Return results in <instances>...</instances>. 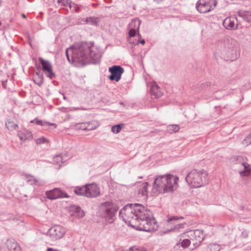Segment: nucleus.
Returning a JSON list of instances; mask_svg holds the SVG:
<instances>
[{
    "mask_svg": "<svg viewBox=\"0 0 251 251\" xmlns=\"http://www.w3.org/2000/svg\"><path fill=\"white\" fill-rule=\"evenodd\" d=\"M229 40H224V41H220L218 43V47L221 52L225 53L226 52L227 50L232 48L231 45L229 44Z\"/></svg>",
    "mask_w": 251,
    "mask_h": 251,
    "instance_id": "a211bd4d",
    "label": "nucleus"
},
{
    "mask_svg": "<svg viewBox=\"0 0 251 251\" xmlns=\"http://www.w3.org/2000/svg\"><path fill=\"white\" fill-rule=\"evenodd\" d=\"M166 176H167V181H165L166 182H165V185H166L165 193L176 190L177 186V183L178 180V177L170 174H166Z\"/></svg>",
    "mask_w": 251,
    "mask_h": 251,
    "instance_id": "f8f14e48",
    "label": "nucleus"
},
{
    "mask_svg": "<svg viewBox=\"0 0 251 251\" xmlns=\"http://www.w3.org/2000/svg\"><path fill=\"white\" fill-rule=\"evenodd\" d=\"M57 3L61 6H69L70 8L72 7V1L71 0H57Z\"/></svg>",
    "mask_w": 251,
    "mask_h": 251,
    "instance_id": "c85d7f7f",
    "label": "nucleus"
},
{
    "mask_svg": "<svg viewBox=\"0 0 251 251\" xmlns=\"http://www.w3.org/2000/svg\"><path fill=\"white\" fill-rule=\"evenodd\" d=\"M74 210L76 213V216L78 218H81L84 216V211L81 209V208L79 206H75L74 208Z\"/></svg>",
    "mask_w": 251,
    "mask_h": 251,
    "instance_id": "cd10ccee",
    "label": "nucleus"
},
{
    "mask_svg": "<svg viewBox=\"0 0 251 251\" xmlns=\"http://www.w3.org/2000/svg\"><path fill=\"white\" fill-rule=\"evenodd\" d=\"M141 21L138 18H135L132 20L129 24V26L130 28L137 30L138 36L141 37V35L139 33V29L141 24Z\"/></svg>",
    "mask_w": 251,
    "mask_h": 251,
    "instance_id": "4be33fe9",
    "label": "nucleus"
},
{
    "mask_svg": "<svg viewBox=\"0 0 251 251\" xmlns=\"http://www.w3.org/2000/svg\"><path fill=\"white\" fill-rule=\"evenodd\" d=\"M185 180L191 187L199 188L208 183L207 173L203 170L194 169L187 175Z\"/></svg>",
    "mask_w": 251,
    "mask_h": 251,
    "instance_id": "7ed1b4c3",
    "label": "nucleus"
},
{
    "mask_svg": "<svg viewBox=\"0 0 251 251\" xmlns=\"http://www.w3.org/2000/svg\"><path fill=\"white\" fill-rule=\"evenodd\" d=\"M99 22V18L89 17L85 19L84 20V24H88L91 25L97 26Z\"/></svg>",
    "mask_w": 251,
    "mask_h": 251,
    "instance_id": "a878e982",
    "label": "nucleus"
},
{
    "mask_svg": "<svg viewBox=\"0 0 251 251\" xmlns=\"http://www.w3.org/2000/svg\"><path fill=\"white\" fill-rule=\"evenodd\" d=\"M75 62L83 66L87 64H97L100 61L101 53L92 42H82L73 45Z\"/></svg>",
    "mask_w": 251,
    "mask_h": 251,
    "instance_id": "f03ea898",
    "label": "nucleus"
},
{
    "mask_svg": "<svg viewBox=\"0 0 251 251\" xmlns=\"http://www.w3.org/2000/svg\"><path fill=\"white\" fill-rule=\"evenodd\" d=\"M74 50L73 46L67 49L66 50V55L69 62H71L72 61L74 63H76V62H75V58H74Z\"/></svg>",
    "mask_w": 251,
    "mask_h": 251,
    "instance_id": "b1692460",
    "label": "nucleus"
},
{
    "mask_svg": "<svg viewBox=\"0 0 251 251\" xmlns=\"http://www.w3.org/2000/svg\"><path fill=\"white\" fill-rule=\"evenodd\" d=\"M241 165L243 167V170L239 171L240 176H244L251 175V168L250 165L245 162H241Z\"/></svg>",
    "mask_w": 251,
    "mask_h": 251,
    "instance_id": "6ab92c4d",
    "label": "nucleus"
},
{
    "mask_svg": "<svg viewBox=\"0 0 251 251\" xmlns=\"http://www.w3.org/2000/svg\"><path fill=\"white\" fill-rule=\"evenodd\" d=\"M46 195L50 200L69 197L67 193L59 188H54L51 190L46 191Z\"/></svg>",
    "mask_w": 251,
    "mask_h": 251,
    "instance_id": "ddd939ff",
    "label": "nucleus"
},
{
    "mask_svg": "<svg viewBox=\"0 0 251 251\" xmlns=\"http://www.w3.org/2000/svg\"><path fill=\"white\" fill-rule=\"evenodd\" d=\"M148 183L144 182L140 185L138 188V194L141 196H147Z\"/></svg>",
    "mask_w": 251,
    "mask_h": 251,
    "instance_id": "5701e85b",
    "label": "nucleus"
},
{
    "mask_svg": "<svg viewBox=\"0 0 251 251\" xmlns=\"http://www.w3.org/2000/svg\"><path fill=\"white\" fill-rule=\"evenodd\" d=\"M211 85V83L209 82H205L204 83H202L201 84L200 87L201 89H202L203 88L205 87H207Z\"/></svg>",
    "mask_w": 251,
    "mask_h": 251,
    "instance_id": "79ce46f5",
    "label": "nucleus"
},
{
    "mask_svg": "<svg viewBox=\"0 0 251 251\" xmlns=\"http://www.w3.org/2000/svg\"><path fill=\"white\" fill-rule=\"evenodd\" d=\"M179 129V126L177 125H169L167 126V131L170 133L177 132Z\"/></svg>",
    "mask_w": 251,
    "mask_h": 251,
    "instance_id": "bb28decb",
    "label": "nucleus"
},
{
    "mask_svg": "<svg viewBox=\"0 0 251 251\" xmlns=\"http://www.w3.org/2000/svg\"><path fill=\"white\" fill-rule=\"evenodd\" d=\"M80 110H86L87 109V108H86L85 107H80Z\"/></svg>",
    "mask_w": 251,
    "mask_h": 251,
    "instance_id": "8fccbe9b",
    "label": "nucleus"
},
{
    "mask_svg": "<svg viewBox=\"0 0 251 251\" xmlns=\"http://www.w3.org/2000/svg\"><path fill=\"white\" fill-rule=\"evenodd\" d=\"M75 11L76 12H78V8H75Z\"/></svg>",
    "mask_w": 251,
    "mask_h": 251,
    "instance_id": "864d4df0",
    "label": "nucleus"
},
{
    "mask_svg": "<svg viewBox=\"0 0 251 251\" xmlns=\"http://www.w3.org/2000/svg\"><path fill=\"white\" fill-rule=\"evenodd\" d=\"M118 209V208L113 203L109 201L102 203L100 207L102 217L109 223H112L114 221Z\"/></svg>",
    "mask_w": 251,
    "mask_h": 251,
    "instance_id": "39448f33",
    "label": "nucleus"
},
{
    "mask_svg": "<svg viewBox=\"0 0 251 251\" xmlns=\"http://www.w3.org/2000/svg\"><path fill=\"white\" fill-rule=\"evenodd\" d=\"M36 120V124L40 126H53L55 125L54 124H50L49 122H47L45 121H43L42 120H38L37 119H35Z\"/></svg>",
    "mask_w": 251,
    "mask_h": 251,
    "instance_id": "c756f323",
    "label": "nucleus"
},
{
    "mask_svg": "<svg viewBox=\"0 0 251 251\" xmlns=\"http://www.w3.org/2000/svg\"><path fill=\"white\" fill-rule=\"evenodd\" d=\"M167 176L165 175H159L156 176L154 179L152 191L155 193H165L166 185H165V181H167Z\"/></svg>",
    "mask_w": 251,
    "mask_h": 251,
    "instance_id": "6e6552de",
    "label": "nucleus"
},
{
    "mask_svg": "<svg viewBox=\"0 0 251 251\" xmlns=\"http://www.w3.org/2000/svg\"><path fill=\"white\" fill-rule=\"evenodd\" d=\"M5 126L8 130L12 131L16 129V127H18V124L13 120L9 119V120L7 121V122H6Z\"/></svg>",
    "mask_w": 251,
    "mask_h": 251,
    "instance_id": "393cba45",
    "label": "nucleus"
},
{
    "mask_svg": "<svg viewBox=\"0 0 251 251\" xmlns=\"http://www.w3.org/2000/svg\"><path fill=\"white\" fill-rule=\"evenodd\" d=\"M2 169V166L1 165H0V170H1Z\"/></svg>",
    "mask_w": 251,
    "mask_h": 251,
    "instance_id": "4d7b16f0",
    "label": "nucleus"
},
{
    "mask_svg": "<svg viewBox=\"0 0 251 251\" xmlns=\"http://www.w3.org/2000/svg\"><path fill=\"white\" fill-rule=\"evenodd\" d=\"M238 15L248 23L251 22V10H240L238 11Z\"/></svg>",
    "mask_w": 251,
    "mask_h": 251,
    "instance_id": "f3484780",
    "label": "nucleus"
},
{
    "mask_svg": "<svg viewBox=\"0 0 251 251\" xmlns=\"http://www.w3.org/2000/svg\"><path fill=\"white\" fill-rule=\"evenodd\" d=\"M137 31V30L130 28L129 32H128V35H129V38L128 39V41L130 44L133 43V42H132V41H131V38L135 36Z\"/></svg>",
    "mask_w": 251,
    "mask_h": 251,
    "instance_id": "f704fd0d",
    "label": "nucleus"
},
{
    "mask_svg": "<svg viewBox=\"0 0 251 251\" xmlns=\"http://www.w3.org/2000/svg\"><path fill=\"white\" fill-rule=\"evenodd\" d=\"M31 132H28L27 134V136H20V138L21 139V140H26L28 137H30L31 136Z\"/></svg>",
    "mask_w": 251,
    "mask_h": 251,
    "instance_id": "37998d69",
    "label": "nucleus"
},
{
    "mask_svg": "<svg viewBox=\"0 0 251 251\" xmlns=\"http://www.w3.org/2000/svg\"><path fill=\"white\" fill-rule=\"evenodd\" d=\"M2 5V0H0V7Z\"/></svg>",
    "mask_w": 251,
    "mask_h": 251,
    "instance_id": "5fc2aeb1",
    "label": "nucleus"
},
{
    "mask_svg": "<svg viewBox=\"0 0 251 251\" xmlns=\"http://www.w3.org/2000/svg\"><path fill=\"white\" fill-rule=\"evenodd\" d=\"M182 216H172L167 221L166 226L168 231H177L180 228H183L185 223H180L178 221L183 219Z\"/></svg>",
    "mask_w": 251,
    "mask_h": 251,
    "instance_id": "1a4fd4ad",
    "label": "nucleus"
},
{
    "mask_svg": "<svg viewBox=\"0 0 251 251\" xmlns=\"http://www.w3.org/2000/svg\"><path fill=\"white\" fill-rule=\"evenodd\" d=\"M34 76H39V77H43V75L40 71H39V72H37L36 73V74Z\"/></svg>",
    "mask_w": 251,
    "mask_h": 251,
    "instance_id": "a18cd8bd",
    "label": "nucleus"
},
{
    "mask_svg": "<svg viewBox=\"0 0 251 251\" xmlns=\"http://www.w3.org/2000/svg\"><path fill=\"white\" fill-rule=\"evenodd\" d=\"M242 144L245 146H248L251 144V133L246 137Z\"/></svg>",
    "mask_w": 251,
    "mask_h": 251,
    "instance_id": "2f4dec72",
    "label": "nucleus"
},
{
    "mask_svg": "<svg viewBox=\"0 0 251 251\" xmlns=\"http://www.w3.org/2000/svg\"><path fill=\"white\" fill-rule=\"evenodd\" d=\"M224 26L227 29H232L234 28V22L230 17L226 18L223 23Z\"/></svg>",
    "mask_w": 251,
    "mask_h": 251,
    "instance_id": "412c9836",
    "label": "nucleus"
},
{
    "mask_svg": "<svg viewBox=\"0 0 251 251\" xmlns=\"http://www.w3.org/2000/svg\"><path fill=\"white\" fill-rule=\"evenodd\" d=\"M46 138L43 137L36 139V143L37 145H40L46 142Z\"/></svg>",
    "mask_w": 251,
    "mask_h": 251,
    "instance_id": "ea45409f",
    "label": "nucleus"
},
{
    "mask_svg": "<svg viewBox=\"0 0 251 251\" xmlns=\"http://www.w3.org/2000/svg\"><path fill=\"white\" fill-rule=\"evenodd\" d=\"M217 4L216 0H199L196 3V7L201 13H206L214 9Z\"/></svg>",
    "mask_w": 251,
    "mask_h": 251,
    "instance_id": "423d86ee",
    "label": "nucleus"
},
{
    "mask_svg": "<svg viewBox=\"0 0 251 251\" xmlns=\"http://www.w3.org/2000/svg\"><path fill=\"white\" fill-rule=\"evenodd\" d=\"M87 130H91L96 128L97 126L93 124L92 122H87Z\"/></svg>",
    "mask_w": 251,
    "mask_h": 251,
    "instance_id": "4c0bfd02",
    "label": "nucleus"
},
{
    "mask_svg": "<svg viewBox=\"0 0 251 251\" xmlns=\"http://www.w3.org/2000/svg\"><path fill=\"white\" fill-rule=\"evenodd\" d=\"M75 110H79L80 109V107H73Z\"/></svg>",
    "mask_w": 251,
    "mask_h": 251,
    "instance_id": "de8ad7c7",
    "label": "nucleus"
},
{
    "mask_svg": "<svg viewBox=\"0 0 251 251\" xmlns=\"http://www.w3.org/2000/svg\"><path fill=\"white\" fill-rule=\"evenodd\" d=\"M53 162L54 164H59V166L60 167V163H63L62 156L59 154L56 155L53 158Z\"/></svg>",
    "mask_w": 251,
    "mask_h": 251,
    "instance_id": "72a5a7b5",
    "label": "nucleus"
},
{
    "mask_svg": "<svg viewBox=\"0 0 251 251\" xmlns=\"http://www.w3.org/2000/svg\"><path fill=\"white\" fill-rule=\"evenodd\" d=\"M191 242V240L188 238V239L183 240L181 243V245L183 248H186L188 247Z\"/></svg>",
    "mask_w": 251,
    "mask_h": 251,
    "instance_id": "e433bc0d",
    "label": "nucleus"
},
{
    "mask_svg": "<svg viewBox=\"0 0 251 251\" xmlns=\"http://www.w3.org/2000/svg\"><path fill=\"white\" fill-rule=\"evenodd\" d=\"M47 251H58L53 249L52 248H48Z\"/></svg>",
    "mask_w": 251,
    "mask_h": 251,
    "instance_id": "49530a36",
    "label": "nucleus"
},
{
    "mask_svg": "<svg viewBox=\"0 0 251 251\" xmlns=\"http://www.w3.org/2000/svg\"><path fill=\"white\" fill-rule=\"evenodd\" d=\"M2 84H3V86H4V82H2Z\"/></svg>",
    "mask_w": 251,
    "mask_h": 251,
    "instance_id": "13d9d810",
    "label": "nucleus"
},
{
    "mask_svg": "<svg viewBox=\"0 0 251 251\" xmlns=\"http://www.w3.org/2000/svg\"><path fill=\"white\" fill-rule=\"evenodd\" d=\"M65 230L60 226H55L51 227L47 232V235L54 241L61 238L65 234Z\"/></svg>",
    "mask_w": 251,
    "mask_h": 251,
    "instance_id": "9b49d317",
    "label": "nucleus"
},
{
    "mask_svg": "<svg viewBox=\"0 0 251 251\" xmlns=\"http://www.w3.org/2000/svg\"><path fill=\"white\" fill-rule=\"evenodd\" d=\"M154 1L157 2H159L161 1H162L163 0H154Z\"/></svg>",
    "mask_w": 251,
    "mask_h": 251,
    "instance_id": "603ef678",
    "label": "nucleus"
},
{
    "mask_svg": "<svg viewBox=\"0 0 251 251\" xmlns=\"http://www.w3.org/2000/svg\"><path fill=\"white\" fill-rule=\"evenodd\" d=\"M87 123H82L76 125L77 127L82 130H87Z\"/></svg>",
    "mask_w": 251,
    "mask_h": 251,
    "instance_id": "58836bf2",
    "label": "nucleus"
},
{
    "mask_svg": "<svg viewBox=\"0 0 251 251\" xmlns=\"http://www.w3.org/2000/svg\"><path fill=\"white\" fill-rule=\"evenodd\" d=\"M119 216L124 221L137 224L141 230L151 232L157 230L156 222L152 212L141 204H126L119 211Z\"/></svg>",
    "mask_w": 251,
    "mask_h": 251,
    "instance_id": "f257e3e1",
    "label": "nucleus"
},
{
    "mask_svg": "<svg viewBox=\"0 0 251 251\" xmlns=\"http://www.w3.org/2000/svg\"><path fill=\"white\" fill-rule=\"evenodd\" d=\"M1 25V22H0V25Z\"/></svg>",
    "mask_w": 251,
    "mask_h": 251,
    "instance_id": "bf43d9fd",
    "label": "nucleus"
},
{
    "mask_svg": "<svg viewBox=\"0 0 251 251\" xmlns=\"http://www.w3.org/2000/svg\"><path fill=\"white\" fill-rule=\"evenodd\" d=\"M122 129V127L120 125H116L113 126L111 128V131L114 133H119Z\"/></svg>",
    "mask_w": 251,
    "mask_h": 251,
    "instance_id": "c9c22d12",
    "label": "nucleus"
},
{
    "mask_svg": "<svg viewBox=\"0 0 251 251\" xmlns=\"http://www.w3.org/2000/svg\"><path fill=\"white\" fill-rule=\"evenodd\" d=\"M7 247L9 251H22L20 246L14 241H8Z\"/></svg>",
    "mask_w": 251,
    "mask_h": 251,
    "instance_id": "aec40b11",
    "label": "nucleus"
},
{
    "mask_svg": "<svg viewBox=\"0 0 251 251\" xmlns=\"http://www.w3.org/2000/svg\"><path fill=\"white\" fill-rule=\"evenodd\" d=\"M33 80L35 84L40 86L43 83L44 78L43 77L34 76Z\"/></svg>",
    "mask_w": 251,
    "mask_h": 251,
    "instance_id": "473e14b6",
    "label": "nucleus"
},
{
    "mask_svg": "<svg viewBox=\"0 0 251 251\" xmlns=\"http://www.w3.org/2000/svg\"><path fill=\"white\" fill-rule=\"evenodd\" d=\"M22 16H23V18H25V17H25V14H23V15H22Z\"/></svg>",
    "mask_w": 251,
    "mask_h": 251,
    "instance_id": "6e6d98bb",
    "label": "nucleus"
},
{
    "mask_svg": "<svg viewBox=\"0 0 251 251\" xmlns=\"http://www.w3.org/2000/svg\"><path fill=\"white\" fill-rule=\"evenodd\" d=\"M109 72L111 73L108 77L109 79L111 81L118 82L121 78L124 70L121 66L114 65L109 68Z\"/></svg>",
    "mask_w": 251,
    "mask_h": 251,
    "instance_id": "9d476101",
    "label": "nucleus"
},
{
    "mask_svg": "<svg viewBox=\"0 0 251 251\" xmlns=\"http://www.w3.org/2000/svg\"><path fill=\"white\" fill-rule=\"evenodd\" d=\"M242 159V157L241 156H238L237 157V160H239L240 161Z\"/></svg>",
    "mask_w": 251,
    "mask_h": 251,
    "instance_id": "09e8293b",
    "label": "nucleus"
},
{
    "mask_svg": "<svg viewBox=\"0 0 251 251\" xmlns=\"http://www.w3.org/2000/svg\"><path fill=\"white\" fill-rule=\"evenodd\" d=\"M139 43L142 45H144L145 44V40L144 39H142L140 41L138 40L136 42H133V43L132 44H133V45H138Z\"/></svg>",
    "mask_w": 251,
    "mask_h": 251,
    "instance_id": "c03bdc74",
    "label": "nucleus"
},
{
    "mask_svg": "<svg viewBox=\"0 0 251 251\" xmlns=\"http://www.w3.org/2000/svg\"><path fill=\"white\" fill-rule=\"evenodd\" d=\"M151 93L152 96H153L155 98H159L161 97L163 93L161 91V88L155 82L151 84Z\"/></svg>",
    "mask_w": 251,
    "mask_h": 251,
    "instance_id": "dca6fc26",
    "label": "nucleus"
},
{
    "mask_svg": "<svg viewBox=\"0 0 251 251\" xmlns=\"http://www.w3.org/2000/svg\"><path fill=\"white\" fill-rule=\"evenodd\" d=\"M25 176L26 181L30 185L40 186L45 184V182L43 180L36 178L34 176L26 175Z\"/></svg>",
    "mask_w": 251,
    "mask_h": 251,
    "instance_id": "2eb2a0df",
    "label": "nucleus"
},
{
    "mask_svg": "<svg viewBox=\"0 0 251 251\" xmlns=\"http://www.w3.org/2000/svg\"><path fill=\"white\" fill-rule=\"evenodd\" d=\"M39 60L42 65V70L47 73L46 76L50 79L53 78L55 76V75L52 71L51 63L49 61L45 60L42 57H39Z\"/></svg>",
    "mask_w": 251,
    "mask_h": 251,
    "instance_id": "4468645a",
    "label": "nucleus"
},
{
    "mask_svg": "<svg viewBox=\"0 0 251 251\" xmlns=\"http://www.w3.org/2000/svg\"><path fill=\"white\" fill-rule=\"evenodd\" d=\"M74 191L77 195L87 198H96L100 195V188L96 183L87 184L82 187H76Z\"/></svg>",
    "mask_w": 251,
    "mask_h": 251,
    "instance_id": "20e7f679",
    "label": "nucleus"
},
{
    "mask_svg": "<svg viewBox=\"0 0 251 251\" xmlns=\"http://www.w3.org/2000/svg\"><path fill=\"white\" fill-rule=\"evenodd\" d=\"M186 236L191 240L194 248L198 247L205 238L203 231L199 229L188 231Z\"/></svg>",
    "mask_w": 251,
    "mask_h": 251,
    "instance_id": "0eeeda50",
    "label": "nucleus"
},
{
    "mask_svg": "<svg viewBox=\"0 0 251 251\" xmlns=\"http://www.w3.org/2000/svg\"><path fill=\"white\" fill-rule=\"evenodd\" d=\"M208 248L210 251H219L220 250V247L216 243H211L209 245Z\"/></svg>",
    "mask_w": 251,
    "mask_h": 251,
    "instance_id": "7c9ffc66",
    "label": "nucleus"
},
{
    "mask_svg": "<svg viewBox=\"0 0 251 251\" xmlns=\"http://www.w3.org/2000/svg\"><path fill=\"white\" fill-rule=\"evenodd\" d=\"M30 123H36V120H35V119L34 120H33L31 121H30Z\"/></svg>",
    "mask_w": 251,
    "mask_h": 251,
    "instance_id": "3c124183",
    "label": "nucleus"
},
{
    "mask_svg": "<svg viewBox=\"0 0 251 251\" xmlns=\"http://www.w3.org/2000/svg\"><path fill=\"white\" fill-rule=\"evenodd\" d=\"M129 251H146V250L143 249V248L132 247L129 249Z\"/></svg>",
    "mask_w": 251,
    "mask_h": 251,
    "instance_id": "a19ab883",
    "label": "nucleus"
}]
</instances>
